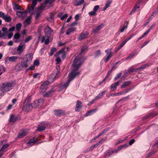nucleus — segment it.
Instances as JSON below:
<instances>
[{
    "label": "nucleus",
    "mask_w": 158,
    "mask_h": 158,
    "mask_svg": "<svg viewBox=\"0 0 158 158\" xmlns=\"http://www.w3.org/2000/svg\"><path fill=\"white\" fill-rule=\"evenodd\" d=\"M83 61V58L80 55L77 56L75 58L72 65L73 69L71 73L68 76L69 80L61 86L60 89H63L66 88L70 82L74 78L79 75L80 72L78 71V69L82 64Z\"/></svg>",
    "instance_id": "nucleus-1"
},
{
    "label": "nucleus",
    "mask_w": 158,
    "mask_h": 158,
    "mask_svg": "<svg viewBox=\"0 0 158 158\" xmlns=\"http://www.w3.org/2000/svg\"><path fill=\"white\" fill-rule=\"evenodd\" d=\"M15 83L13 81H10L6 83H3L2 85V93L8 92L12 89L15 86Z\"/></svg>",
    "instance_id": "nucleus-2"
},
{
    "label": "nucleus",
    "mask_w": 158,
    "mask_h": 158,
    "mask_svg": "<svg viewBox=\"0 0 158 158\" xmlns=\"http://www.w3.org/2000/svg\"><path fill=\"white\" fill-rule=\"evenodd\" d=\"M49 84V82L48 81L44 82L41 85L40 91V93H44L46 91L47 88V86Z\"/></svg>",
    "instance_id": "nucleus-3"
},
{
    "label": "nucleus",
    "mask_w": 158,
    "mask_h": 158,
    "mask_svg": "<svg viewBox=\"0 0 158 158\" xmlns=\"http://www.w3.org/2000/svg\"><path fill=\"white\" fill-rule=\"evenodd\" d=\"M107 54V56L103 58L105 61L107 62L110 59L113 55V53L111 52L110 50L108 49L106 50L105 51Z\"/></svg>",
    "instance_id": "nucleus-4"
},
{
    "label": "nucleus",
    "mask_w": 158,
    "mask_h": 158,
    "mask_svg": "<svg viewBox=\"0 0 158 158\" xmlns=\"http://www.w3.org/2000/svg\"><path fill=\"white\" fill-rule=\"evenodd\" d=\"M33 107L31 103H25L23 106V110L25 111L28 112L32 110Z\"/></svg>",
    "instance_id": "nucleus-5"
},
{
    "label": "nucleus",
    "mask_w": 158,
    "mask_h": 158,
    "mask_svg": "<svg viewBox=\"0 0 158 158\" xmlns=\"http://www.w3.org/2000/svg\"><path fill=\"white\" fill-rule=\"evenodd\" d=\"M5 140L1 142L0 143V152H4L5 150L9 146L8 143H5Z\"/></svg>",
    "instance_id": "nucleus-6"
},
{
    "label": "nucleus",
    "mask_w": 158,
    "mask_h": 158,
    "mask_svg": "<svg viewBox=\"0 0 158 158\" xmlns=\"http://www.w3.org/2000/svg\"><path fill=\"white\" fill-rule=\"evenodd\" d=\"M33 54L31 53L26 55L24 58V60L30 64L33 58Z\"/></svg>",
    "instance_id": "nucleus-7"
},
{
    "label": "nucleus",
    "mask_w": 158,
    "mask_h": 158,
    "mask_svg": "<svg viewBox=\"0 0 158 158\" xmlns=\"http://www.w3.org/2000/svg\"><path fill=\"white\" fill-rule=\"evenodd\" d=\"M66 54V52L63 49L60 50L58 52L55 53L54 56H57L59 55H60L62 58L64 59L65 58Z\"/></svg>",
    "instance_id": "nucleus-8"
},
{
    "label": "nucleus",
    "mask_w": 158,
    "mask_h": 158,
    "mask_svg": "<svg viewBox=\"0 0 158 158\" xmlns=\"http://www.w3.org/2000/svg\"><path fill=\"white\" fill-rule=\"evenodd\" d=\"M44 102V100L42 99H40L39 100H36L33 103V107H37L39 106L42 105Z\"/></svg>",
    "instance_id": "nucleus-9"
},
{
    "label": "nucleus",
    "mask_w": 158,
    "mask_h": 158,
    "mask_svg": "<svg viewBox=\"0 0 158 158\" xmlns=\"http://www.w3.org/2000/svg\"><path fill=\"white\" fill-rule=\"evenodd\" d=\"M18 58V57L17 56H13L9 57L5 60V62L6 63L8 61L11 62H16Z\"/></svg>",
    "instance_id": "nucleus-10"
},
{
    "label": "nucleus",
    "mask_w": 158,
    "mask_h": 158,
    "mask_svg": "<svg viewBox=\"0 0 158 158\" xmlns=\"http://www.w3.org/2000/svg\"><path fill=\"white\" fill-rule=\"evenodd\" d=\"M2 31L3 32L1 33V34L0 35V38H4L5 36L8 34V31H7V28L6 27H2Z\"/></svg>",
    "instance_id": "nucleus-11"
},
{
    "label": "nucleus",
    "mask_w": 158,
    "mask_h": 158,
    "mask_svg": "<svg viewBox=\"0 0 158 158\" xmlns=\"http://www.w3.org/2000/svg\"><path fill=\"white\" fill-rule=\"evenodd\" d=\"M53 30L48 26H47L44 30V32L47 35L50 36L51 35Z\"/></svg>",
    "instance_id": "nucleus-12"
},
{
    "label": "nucleus",
    "mask_w": 158,
    "mask_h": 158,
    "mask_svg": "<svg viewBox=\"0 0 158 158\" xmlns=\"http://www.w3.org/2000/svg\"><path fill=\"white\" fill-rule=\"evenodd\" d=\"M56 68L57 70V73L55 75V74L53 73L51 75V77L52 79H54L56 78L57 77V73H58L60 71V67L58 65H57L56 67Z\"/></svg>",
    "instance_id": "nucleus-13"
},
{
    "label": "nucleus",
    "mask_w": 158,
    "mask_h": 158,
    "mask_svg": "<svg viewBox=\"0 0 158 158\" xmlns=\"http://www.w3.org/2000/svg\"><path fill=\"white\" fill-rule=\"evenodd\" d=\"M26 45L24 44L23 45H19L17 47V50L20 52L19 54L22 52L25 48Z\"/></svg>",
    "instance_id": "nucleus-14"
},
{
    "label": "nucleus",
    "mask_w": 158,
    "mask_h": 158,
    "mask_svg": "<svg viewBox=\"0 0 158 158\" xmlns=\"http://www.w3.org/2000/svg\"><path fill=\"white\" fill-rule=\"evenodd\" d=\"M37 139L33 137L32 139H31L27 143V144L28 146H32L35 143V142L37 140Z\"/></svg>",
    "instance_id": "nucleus-15"
},
{
    "label": "nucleus",
    "mask_w": 158,
    "mask_h": 158,
    "mask_svg": "<svg viewBox=\"0 0 158 158\" xmlns=\"http://www.w3.org/2000/svg\"><path fill=\"white\" fill-rule=\"evenodd\" d=\"M82 107V103L81 102L78 100L77 101L76 106L75 108V110L76 111H78Z\"/></svg>",
    "instance_id": "nucleus-16"
},
{
    "label": "nucleus",
    "mask_w": 158,
    "mask_h": 158,
    "mask_svg": "<svg viewBox=\"0 0 158 158\" xmlns=\"http://www.w3.org/2000/svg\"><path fill=\"white\" fill-rule=\"evenodd\" d=\"M28 133V131L27 130H23L19 133L18 137L21 138H22L24 136L26 135Z\"/></svg>",
    "instance_id": "nucleus-17"
},
{
    "label": "nucleus",
    "mask_w": 158,
    "mask_h": 158,
    "mask_svg": "<svg viewBox=\"0 0 158 158\" xmlns=\"http://www.w3.org/2000/svg\"><path fill=\"white\" fill-rule=\"evenodd\" d=\"M23 68L22 63H19L15 66V69L16 71H19L22 70Z\"/></svg>",
    "instance_id": "nucleus-18"
},
{
    "label": "nucleus",
    "mask_w": 158,
    "mask_h": 158,
    "mask_svg": "<svg viewBox=\"0 0 158 158\" xmlns=\"http://www.w3.org/2000/svg\"><path fill=\"white\" fill-rule=\"evenodd\" d=\"M27 14L26 11H17L16 13L17 15L21 18L24 17Z\"/></svg>",
    "instance_id": "nucleus-19"
},
{
    "label": "nucleus",
    "mask_w": 158,
    "mask_h": 158,
    "mask_svg": "<svg viewBox=\"0 0 158 158\" xmlns=\"http://www.w3.org/2000/svg\"><path fill=\"white\" fill-rule=\"evenodd\" d=\"M88 33L86 32L82 33L78 37V39L80 40H81L87 37Z\"/></svg>",
    "instance_id": "nucleus-20"
},
{
    "label": "nucleus",
    "mask_w": 158,
    "mask_h": 158,
    "mask_svg": "<svg viewBox=\"0 0 158 158\" xmlns=\"http://www.w3.org/2000/svg\"><path fill=\"white\" fill-rule=\"evenodd\" d=\"M128 23V21H127L125 22L123 27L120 29V32H123L125 29H127Z\"/></svg>",
    "instance_id": "nucleus-21"
},
{
    "label": "nucleus",
    "mask_w": 158,
    "mask_h": 158,
    "mask_svg": "<svg viewBox=\"0 0 158 158\" xmlns=\"http://www.w3.org/2000/svg\"><path fill=\"white\" fill-rule=\"evenodd\" d=\"M54 114L57 116H60L64 113V112L61 110H56L54 111Z\"/></svg>",
    "instance_id": "nucleus-22"
},
{
    "label": "nucleus",
    "mask_w": 158,
    "mask_h": 158,
    "mask_svg": "<svg viewBox=\"0 0 158 158\" xmlns=\"http://www.w3.org/2000/svg\"><path fill=\"white\" fill-rule=\"evenodd\" d=\"M18 120V118L16 116L13 114L11 115L10 118L9 122L11 123H14Z\"/></svg>",
    "instance_id": "nucleus-23"
},
{
    "label": "nucleus",
    "mask_w": 158,
    "mask_h": 158,
    "mask_svg": "<svg viewBox=\"0 0 158 158\" xmlns=\"http://www.w3.org/2000/svg\"><path fill=\"white\" fill-rule=\"evenodd\" d=\"M97 110V108H95L94 110H89L84 115L86 117L87 116L89 115H91L93 113H94Z\"/></svg>",
    "instance_id": "nucleus-24"
},
{
    "label": "nucleus",
    "mask_w": 158,
    "mask_h": 158,
    "mask_svg": "<svg viewBox=\"0 0 158 158\" xmlns=\"http://www.w3.org/2000/svg\"><path fill=\"white\" fill-rule=\"evenodd\" d=\"M106 90H104L102 93L99 94L94 99V100H97L100 98L103 95V94L106 92Z\"/></svg>",
    "instance_id": "nucleus-25"
},
{
    "label": "nucleus",
    "mask_w": 158,
    "mask_h": 158,
    "mask_svg": "<svg viewBox=\"0 0 158 158\" xmlns=\"http://www.w3.org/2000/svg\"><path fill=\"white\" fill-rule=\"evenodd\" d=\"M111 2V1H110V0H107L106 2L105 6L103 9V10H105L107 8L109 7Z\"/></svg>",
    "instance_id": "nucleus-26"
},
{
    "label": "nucleus",
    "mask_w": 158,
    "mask_h": 158,
    "mask_svg": "<svg viewBox=\"0 0 158 158\" xmlns=\"http://www.w3.org/2000/svg\"><path fill=\"white\" fill-rule=\"evenodd\" d=\"M131 83V81H126L124 82V83L122 84L121 85V87L122 88H123L126 87L129 85Z\"/></svg>",
    "instance_id": "nucleus-27"
},
{
    "label": "nucleus",
    "mask_w": 158,
    "mask_h": 158,
    "mask_svg": "<svg viewBox=\"0 0 158 158\" xmlns=\"http://www.w3.org/2000/svg\"><path fill=\"white\" fill-rule=\"evenodd\" d=\"M103 25L102 24H101L98 27H97L96 28L93 30V32L94 33H96L99 30H100L101 28L103 27Z\"/></svg>",
    "instance_id": "nucleus-28"
},
{
    "label": "nucleus",
    "mask_w": 158,
    "mask_h": 158,
    "mask_svg": "<svg viewBox=\"0 0 158 158\" xmlns=\"http://www.w3.org/2000/svg\"><path fill=\"white\" fill-rule=\"evenodd\" d=\"M2 18L6 22H10L11 20V18L10 16H7L6 15L3 16Z\"/></svg>",
    "instance_id": "nucleus-29"
},
{
    "label": "nucleus",
    "mask_w": 158,
    "mask_h": 158,
    "mask_svg": "<svg viewBox=\"0 0 158 158\" xmlns=\"http://www.w3.org/2000/svg\"><path fill=\"white\" fill-rule=\"evenodd\" d=\"M139 6H138L135 5L134 8L131 10V12L130 13L129 15H131L133 13L135 12L137 9H139Z\"/></svg>",
    "instance_id": "nucleus-30"
},
{
    "label": "nucleus",
    "mask_w": 158,
    "mask_h": 158,
    "mask_svg": "<svg viewBox=\"0 0 158 158\" xmlns=\"http://www.w3.org/2000/svg\"><path fill=\"white\" fill-rule=\"evenodd\" d=\"M75 30V28H74V27H72L70 28H69L67 30V31L66 32V34L68 35L70 33L73 32Z\"/></svg>",
    "instance_id": "nucleus-31"
},
{
    "label": "nucleus",
    "mask_w": 158,
    "mask_h": 158,
    "mask_svg": "<svg viewBox=\"0 0 158 158\" xmlns=\"http://www.w3.org/2000/svg\"><path fill=\"white\" fill-rule=\"evenodd\" d=\"M21 63H22L23 68H27L28 67V65L30 64L29 63L25 60H24L23 61L21 62Z\"/></svg>",
    "instance_id": "nucleus-32"
},
{
    "label": "nucleus",
    "mask_w": 158,
    "mask_h": 158,
    "mask_svg": "<svg viewBox=\"0 0 158 158\" xmlns=\"http://www.w3.org/2000/svg\"><path fill=\"white\" fill-rule=\"evenodd\" d=\"M53 91V89H52L49 91L47 92L44 95V96L45 97H48L52 93Z\"/></svg>",
    "instance_id": "nucleus-33"
},
{
    "label": "nucleus",
    "mask_w": 158,
    "mask_h": 158,
    "mask_svg": "<svg viewBox=\"0 0 158 158\" xmlns=\"http://www.w3.org/2000/svg\"><path fill=\"white\" fill-rule=\"evenodd\" d=\"M46 3H45L44 4H42L39 7L38 10L39 11H41L42 10L44 9L46 6Z\"/></svg>",
    "instance_id": "nucleus-34"
},
{
    "label": "nucleus",
    "mask_w": 158,
    "mask_h": 158,
    "mask_svg": "<svg viewBox=\"0 0 158 158\" xmlns=\"http://www.w3.org/2000/svg\"><path fill=\"white\" fill-rule=\"evenodd\" d=\"M31 19V16H29L25 20L24 22V24H27V25L29 24L30 23Z\"/></svg>",
    "instance_id": "nucleus-35"
},
{
    "label": "nucleus",
    "mask_w": 158,
    "mask_h": 158,
    "mask_svg": "<svg viewBox=\"0 0 158 158\" xmlns=\"http://www.w3.org/2000/svg\"><path fill=\"white\" fill-rule=\"evenodd\" d=\"M54 15L53 13H51L50 14L49 17L48 18V21L50 22H52L54 19Z\"/></svg>",
    "instance_id": "nucleus-36"
},
{
    "label": "nucleus",
    "mask_w": 158,
    "mask_h": 158,
    "mask_svg": "<svg viewBox=\"0 0 158 158\" xmlns=\"http://www.w3.org/2000/svg\"><path fill=\"white\" fill-rule=\"evenodd\" d=\"M59 17L60 18V19L61 20H63L64 19L67 18L68 16L67 14H65L63 16H62L61 13H60L59 15Z\"/></svg>",
    "instance_id": "nucleus-37"
},
{
    "label": "nucleus",
    "mask_w": 158,
    "mask_h": 158,
    "mask_svg": "<svg viewBox=\"0 0 158 158\" xmlns=\"http://www.w3.org/2000/svg\"><path fill=\"white\" fill-rule=\"evenodd\" d=\"M45 129V127L41 125H39L38 127V130L39 131H41L44 130Z\"/></svg>",
    "instance_id": "nucleus-38"
},
{
    "label": "nucleus",
    "mask_w": 158,
    "mask_h": 158,
    "mask_svg": "<svg viewBox=\"0 0 158 158\" xmlns=\"http://www.w3.org/2000/svg\"><path fill=\"white\" fill-rule=\"evenodd\" d=\"M56 48H52L51 49V50L49 53V55L50 56H52V55H53L54 52H55L56 51Z\"/></svg>",
    "instance_id": "nucleus-39"
},
{
    "label": "nucleus",
    "mask_w": 158,
    "mask_h": 158,
    "mask_svg": "<svg viewBox=\"0 0 158 158\" xmlns=\"http://www.w3.org/2000/svg\"><path fill=\"white\" fill-rule=\"evenodd\" d=\"M31 99V96H28L27 97L25 100L26 103H31L30 101Z\"/></svg>",
    "instance_id": "nucleus-40"
},
{
    "label": "nucleus",
    "mask_w": 158,
    "mask_h": 158,
    "mask_svg": "<svg viewBox=\"0 0 158 158\" xmlns=\"http://www.w3.org/2000/svg\"><path fill=\"white\" fill-rule=\"evenodd\" d=\"M84 0H79L77 4H75V5L76 6L80 5L84 2Z\"/></svg>",
    "instance_id": "nucleus-41"
},
{
    "label": "nucleus",
    "mask_w": 158,
    "mask_h": 158,
    "mask_svg": "<svg viewBox=\"0 0 158 158\" xmlns=\"http://www.w3.org/2000/svg\"><path fill=\"white\" fill-rule=\"evenodd\" d=\"M87 46H84L81 49V53H82L85 52L87 50Z\"/></svg>",
    "instance_id": "nucleus-42"
},
{
    "label": "nucleus",
    "mask_w": 158,
    "mask_h": 158,
    "mask_svg": "<svg viewBox=\"0 0 158 158\" xmlns=\"http://www.w3.org/2000/svg\"><path fill=\"white\" fill-rule=\"evenodd\" d=\"M20 35L19 33H16L14 35V38L18 40L20 38Z\"/></svg>",
    "instance_id": "nucleus-43"
},
{
    "label": "nucleus",
    "mask_w": 158,
    "mask_h": 158,
    "mask_svg": "<svg viewBox=\"0 0 158 158\" xmlns=\"http://www.w3.org/2000/svg\"><path fill=\"white\" fill-rule=\"evenodd\" d=\"M32 39V37L31 36H29L27 37L25 40V43H27L29 42L30 40H31Z\"/></svg>",
    "instance_id": "nucleus-44"
},
{
    "label": "nucleus",
    "mask_w": 158,
    "mask_h": 158,
    "mask_svg": "<svg viewBox=\"0 0 158 158\" xmlns=\"http://www.w3.org/2000/svg\"><path fill=\"white\" fill-rule=\"evenodd\" d=\"M110 89H112V91H114L116 89L117 87L114 84H113L111 85Z\"/></svg>",
    "instance_id": "nucleus-45"
},
{
    "label": "nucleus",
    "mask_w": 158,
    "mask_h": 158,
    "mask_svg": "<svg viewBox=\"0 0 158 158\" xmlns=\"http://www.w3.org/2000/svg\"><path fill=\"white\" fill-rule=\"evenodd\" d=\"M41 0H33L32 1V5L35 6L37 4V1L40 2Z\"/></svg>",
    "instance_id": "nucleus-46"
},
{
    "label": "nucleus",
    "mask_w": 158,
    "mask_h": 158,
    "mask_svg": "<svg viewBox=\"0 0 158 158\" xmlns=\"http://www.w3.org/2000/svg\"><path fill=\"white\" fill-rule=\"evenodd\" d=\"M21 26H22L21 24L20 23H19L17 24L16 26V29H17L18 30H19L21 28Z\"/></svg>",
    "instance_id": "nucleus-47"
},
{
    "label": "nucleus",
    "mask_w": 158,
    "mask_h": 158,
    "mask_svg": "<svg viewBox=\"0 0 158 158\" xmlns=\"http://www.w3.org/2000/svg\"><path fill=\"white\" fill-rule=\"evenodd\" d=\"M20 6L17 4H15L14 9L15 10H18L20 9Z\"/></svg>",
    "instance_id": "nucleus-48"
},
{
    "label": "nucleus",
    "mask_w": 158,
    "mask_h": 158,
    "mask_svg": "<svg viewBox=\"0 0 158 158\" xmlns=\"http://www.w3.org/2000/svg\"><path fill=\"white\" fill-rule=\"evenodd\" d=\"M122 74V73H118L117 76L114 78V81H115L117 80L121 76Z\"/></svg>",
    "instance_id": "nucleus-49"
},
{
    "label": "nucleus",
    "mask_w": 158,
    "mask_h": 158,
    "mask_svg": "<svg viewBox=\"0 0 158 158\" xmlns=\"http://www.w3.org/2000/svg\"><path fill=\"white\" fill-rule=\"evenodd\" d=\"M135 72V69H134L132 67L130 68L128 70V73Z\"/></svg>",
    "instance_id": "nucleus-50"
},
{
    "label": "nucleus",
    "mask_w": 158,
    "mask_h": 158,
    "mask_svg": "<svg viewBox=\"0 0 158 158\" xmlns=\"http://www.w3.org/2000/svg\"><path fill=\"white\" fill-rule=\"evenodd\" d=\"M55 0H45V3L46 4L49 3V4H51Z\"/></svg>",
    "instance_id": "nucleus-51"
},
{
    "label": "nucleus",
    "mask_w": 158,
    "mask_h": 158,
    "mask_svg": "<svg viewBox=\"0 0 158 158\" xmlns=\"http://www.w3.org/2000/svg\"><path fill=\"white\" fill-rule=\"evenodd\" d=\"M56 64H58L61 62V60L59 57H57L56 60Z\"/></svg>",
    "instance_id": "nucleus-52"
},
{
    "label": "nucleus",
    "mask_w": 158,
    "mask_h": 158,
    "mask_svg": "<svg viewBox=\"0 0 158 158\" xmlns=\"http://www.w3.org/2000/svg\"><path fill=\"white\" fill-rule=\"evenodd\" d=\"M99 6L98 5H96L94 7L93 10L96 13V12L99 9Z\"/></svg>",
    "instance_id": "nucleus-53"
},
{
    "label": "nucleus",
    "mask_w": 158,
    "mask_h": 158,
    "mask_svg": "<svg viewBox=\"0 0 158 158\" xmlns=\"http://www.w3.org/2000/svg\"><path fill=\"white\" fill-rule=\"evenodd\" d=\"M89 14L90 16H93L94 15H96V13L94 11V10L93 11H91L89 13Z\"/></svg>",
    "instance_id": "nucleus-54"
},
{
    "label": "nucleus",
    "mask_w": 158,
    "mask_h": 158,
    "mask_svg": "<svg viewBox=\"0 0 158 158\" xmlns=\"http://www.w3.org/2000/svg\"><path fill=\"white\" fill-rule=\"evenodd\" d=\"M39 62L38 60H35L34 62V65L35 66H37L39 64Z\"/></svg>",
    "instance_id": "nucleus-55"
},
{
    "label": "nucleus",
    "mask_w": 158,
    "mask_h": 158,
    "mask_svg": "<svg viewBox=\"0 0 158 158\" xmlns=\"http://www.w3.org/2000/svg\"><path fill=\"white\" fill-rule=\"evenodd\" d=\"M35 6L32 5L31 7L30 8H29L28 10V11L29 13H31V11H32L34 9Z\"/></svg>",
    "instance_id": "nucleus-56"
},
{
    "label": "nucleus",
    "mask_w": 158,
    "mask_h": 158,
    "mask_svg": "<svg viewBox=\"0 0 158 158\" xmlns=\"http://www.w3.org/2000/svg\"><path fill=\"white\" fill-rule=\"evenodd\" d=\"M40 11H37V13H36L35 17L36 19H37L40 16Z\"/></svg>",
    "instance_id": "nucleus-57"
},
{
    "label": "nucleus",
    "mask_w": 158,
    "mask_h": 158,
    "mask_svg": "<svg viewBox=\"0 0 158 158\" xmlns=\"http://www.w3.org/2000/svg\"><path fill=\"white\" fill-rule=\"evenodd\" d=\"M6 44L3 41H0V46H5Z\"/></svg>",
    "instance_id": "nucleus-58"
},
{
    "label": "nucleus",
    "mask_w": 158,
    "mask_h": 158,
    "mask_svg": "<svg viewBox=\"0 0 158 158\" xmlns=\"http://www.w3.org/2000/svg\"><path fill=\"white\" fill-rule=\"evenodd\" d=\"M101 54L100 51L99 50H97L95 53L96 56H99Z\"/></svg>",
    "instance_id": "nucleus-59"
},
{
    "label": "nucleus",
    "mask_w": 158,
    "mask_h": 158,
    "mask_svg": "<svg viewBox=\"0 0 158 158\" xmlns=\"http://www.w3.org/2000/svg\"><path fill=\"white\" fill-rule=\"evenodd\" d=\"M110 129V128L108 127L106 129H105L104 130H103L102 132V133L103 134L106 133Z\"/></svg>",
    "instance_id": "nucleus-60"
},
{
    "label": "nucleus",
    "mask_w": 158,
    "mask_h": 158,
    "mask_svg": "<svg viewBox=\"0 0 158 158\" xmlns=\"http://www.w3.org/2000/svg\"><path fill=\"white\" fill-rule=\"evenodd\" d=\"M13 35V33H12L11 32L9 33L8 35V38L9 39H10V38H11L12 37Z\"/></svg>",
    "instance_id": "nucleus-61"
},
{
    "label": "nucleus",
    "mask_w": 158,
    "mask_h": 158,
    "mask_svg": "<svg viewBox=\"0 0 158 158\" xmlns=\"http://www.w3.org/2000/svg\"><path fill=\"white\" fill-rule=\"evenodd\" d=\"M134 56V55L133 54H131V55L130 56H128V57H127L126 58V59L127 60H128V59H129V58H132L133 57V56Z\"/></svg>",
    "instance_id": "nucleus-62"
},
{
    "label": "nucleus",
    "mask_w": 158,
    "mask_h": 158,
    "mask_svg": "<svg viewBox=\"0 0 158 158\" xmlns=\"http://www.w3.org/2000/svg\"><path fill=\"white\" fill-rule=\"evenodd\" d=\"M143 0H138V1L137 2L136 5L137 6H139L141 3L142 2Z\"/></svg>",
    "instance_id": "nucleus-63"
},
{
    "label": "nucleus",
    "mask_w": 158,
    "mask_h": 158,
    "mask_svg": "<svg viewBox=\"0 0 158 158\" xmlns=\"http://www.w3.org/2000/svg\"><path fill=\"white\" fill-rule=\"evenodd\" d=\"M135 140L134 139H132L129 142V144L130 145H132L134 142Z\"/></svg>",
    "instance_id": "nucleus-64"
}]
</instances>
